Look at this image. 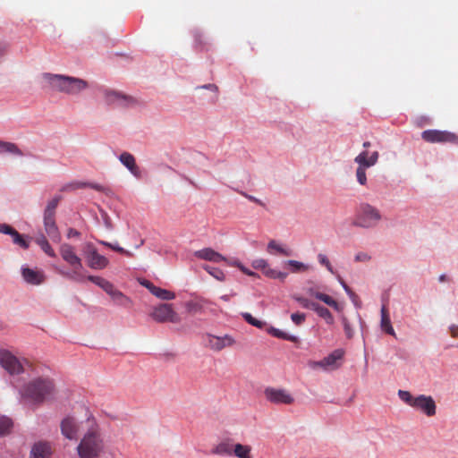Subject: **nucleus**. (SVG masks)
Returning a JSON list of instances; mask_svg holds the SVG:
<instances>
[{
  "label": "nucleus",
  "mask_w": 458,
  "mask_h": 458,
  "mask_svg": "<svg viewBox=\"0 0 458 458\" xmlns=\"http://www.w3.org/2000/svg\"><path fill=\"white\" fill-rule=\"evenodd\" d=\"M106 447L100 426L94 418H88L87 429L77 446L79 458H99L105 453Z\"/></svg>",
  "instance_id": "nucleus-1"
},
{
  "label": "nucleus",
  "mask_w": 458,
  "mask_h": 458,
  "mask_svg": "<svg viewBox=\"0 0 458 458\" xmlns=\"http://www.w3.org/2000/svg\"><path fill=\"white\" fill-rule=\"evenodd\" d=\"M43 78L52 89L69 95H77L88 88L86 81L76 77L44 73Z\"/></svg>",
  "instance_id": "nucleus-2"
},
{
  "label": "nucleus",
  "mask_w": 458,
  "mask_h": 458,
  "mask_svg": "<svg viewBox=\"0 0 458 458\" xmlns=\"http://www.w3.org/2000/svg\"><path fill=\"white\" fill-rule=\"evenodd\" d=\"M55 392L53 382L48 378H37L26 385L21 396L34 403H41L49 400Z\"/></svg>",
  "instance_id": "nucleus-3"
},
{
  "label": "nucleus",
  "mask_w": 458,
  "mask_h": 458,
  "mask_svg": "<svg viewBox=\"0 0 458 458\" xmlns=\"http://www.w3.org/2000/svg\"><path fill=\"white\" fill-rule=\"evenodd\" d=\"M382 219L380 211L374 206L363 202L357 208L353 225L361 228L376 227Z\"/></svg>",
  "instance_id": "nucleus-4"
},
{
  "label": "nucleus",
  "mask_w": 458,
  "mask_h": 458,
  "mask_svg": "<svg viewBox=\"0 0 458 458\" xmlns=\"http://www.w3.org/2000/svg\"><path fill=\"white\" fill-rule=\"evenodd\" d=\"M59 251L63 259L72 268V272H63L62 274L70 279L81 281L82 276L79 274V270L82 268V263L81 258L76 254L74 247L64 243L60 246Z\"/></svg>",
  "instance_id": "nucleus-5"
},
{
  "label": "nucleus",
  "mask_w": 458,
  "mask_h": 458,
  "mask_svg": "<svg viewBox=\"0 0 458 458\" xmlns=\"http://www.w3.org/2000/svg\"><path fill=\"white\" fill-rule=\"evenodd\" d=\"M150 317L158 323H179L181 318L174 310L172 304L162 303L153 308Z\"/></svg>",
  "instance_id": "nucleus-6"
},
{
  "label": "nucleus",
  "mask_w": 458,
  "mask_h": 458,
  "mask_svg": "<svg viewBox=\"0 0 458 458\" xmlns=\"http://www.w3.org/2000/svg\"><path fill=\"white\" fill-rule=\"evenodd\" d=\"M421 138L429 143H458V136L447 131L426 130L422 131Z\"/></svg>",
  "instance_id": "nucleus-7"
},
{
  "label": "nucleus",
  "mask_w": 458,
  "mask_h": 458,
  "mask_svg": "<svg viewBox=\"0 0 458 458\" xmlns=\"http://www.w3.org/2000/svg\"><path fill=\"white\" fill-rule=\"evenodd\" d=\"M205 345L214 352H220L226 347H231L235 344V340L230 335L217 336L207 334L204 336Z\"/></svg>",
  "instance_id": "nucleus-8"
},
{
  "label": "nucleus",
  "mask_w": 458,
  "mask_h": 458,
  "mask_svg": "<svg viewBox=\"0 0 458 458\" xmlns=\"http://www.w3.org/2000/svg\"><path fill=\"white\" fill-rule=\"evenodd\" d=\"M0 365L12 375L23 372V367L18 358L4 349L0 350Z\"/></svg>",
  "instance_id": "nucleus-9"
},
{
  "label": "nucleus",
  "mask_w": 458,
  "mask_h": 458,
  "mask_svg": "<svg viewBox=\"0 0 458 458\" xmlns=\"http://www.w3.org/2000/svg\"><path fill=\"white\" fill-rule=\"evenodd\" d=\"M266 399L275 404H292L294 398L285 389L267 387L264 391Z\"/></svg>",
  "instance_id": "nucleus-10"
},
{
  "label": "nucleus",
  "mask_w": 458,
  "mask_h": 458,
  "mask_svg": "<svg viewBox=\"0 0 458 458\" xmlns=\"http://www.w3.org/2000/svg\"><path fill=\"white\" fill-rule=\"evenodd\" d=\"M54 454V445L47 440L34 442L29 453V458H51Z\"/></svg>",
  "instance_id": "nucleus-11"
},
{
  "label": "nucleus",
  "mask_w": 458,
  "mask_h": 458,
  "mask_svg": "<svg viewBox=\"0 0 458 458\" xmlns=\"http://www.w3.org/2000/svg\"><path fill=\"white\" fill-rule=\"evenodd\" d=\"M86 259L88 266L92 269L101 270L109 265L108 259L99 254L98 250L91 245H88Z\"/></svg>",
  "instance_id": "nucleus-12"
},
{
  "label": "nucleus",
  "mask_w": 458,
  "mask_h": 458,
  "mask_svg": "<svg viewBox=\"0 0 458 458\" xmlns=\"http://www.w3.org/2000/svg\"><path fill=\"white\" fill-rule=\"evenodd\" d=\"M413 403L414 405L412 408L422 411L428 417L436 414V403L429 395L420 394L416 397V401Z\"/></svg>",
  "instance_id": "nucleus-13"
},
{
  "label": "nucleus",
  "mask_w": 458,
  "mask_h": 458,
  "mask_svg": "<svg viewBox=\"0 0 458 458\" xmlns=\"http://www.w3.org/2000/svg\"><path fill=\"white\" fill-rule=\"evenodd\" d=\"M62 435L70 440H76L80 430V425L73 417L64 418L60 424Z\"/></svg>",
  "instance_id": "nucleus-14"
},
{
  "label": "nucleus",
  "mask_w": 458,
  "mask_h": 458,
  "mask_svg": "<svg viewBox=\"0 0 458 458\" xmlns=\"http://www.w3.org/2000/svg\"><path fill=\"white\" fill-rule=\"evenodd\" d=\"M344 351L341 349L335 350L331 354L323 360L315 362L316 367H320L324 369H336L341 366V360L344 356Z\"/></svg>",
  "instance_id": "nucleus-15"
},
{
  "label": "nucleus",
  "mask_w": 458,
  "mask_h": 458,
  "mask_svg": "<svg viewBox=\"0 0 458 458\" xmlns=\"http://www.w3.org/2000/svg\"><path fill=\"white\" fill-rule=\"evenodd\" d=\"M55 215L44 213V228L46 233L54 242H59L61 235L55 223Z\"/></svg>",
  "instance_id": "nucleus-16"
},
{
  "label": "nucleus",
  "mask_w": 458,
  "mask_h": 458,
  "mask_svg": "<svg viewBox=\"0 0 458 458\" xmlns=\"http://www.w3.org/2000/svg\"><path fill=\"white\" fill-rule=\"evenodd\" d=\"M21 275L27 284L38 285L44 283L46 276L43 271L27 267H21Z\"/></svg>",
  "instance_id": "nucleus-17"
},
{
  "label": "nucleus",
  "mask_w": 458,
  "mask_h": 458,
  "mask_svg": "<svg viewBox=\"0 0 458 458\" xmlns=\"http://www.w3.org/2000/svg\"><path fill=\"white\" fill-rule=\"evenodd\" d=\"M194 256L199 259L219 263L225 261L229 265V260L219 252L211 248H204L194 252Z\"/></svg>",
  "instance_id": "nucleus-18"
},
{
  "label": "nucleus",
  "mask_w": 458,
  "mask_h": 458,
  "mask_svg": "<svg viewBox=\"0 0 458 458\" xmlns=\"http://www.w3.org/2000/svg\"><path fill=\"white\" fill-rule=\"evenodd\" d=\"M119 160L135 177H140V170L136 164L133 155L129 152H123L119 156Z\"/></svg>",
  "instance_id": "nucleus-19"
},
{
  "label": "nucleus",
  "mask_w": 458,
  "mask_h": 458,
  "mask_svg": "<svg viewBox=\"0 0 458 458\" xmlns=\"http://www.w3.org/2000/svg\"><path fill=\"white\" fill-rule=\"evenodd\" d=\"M234 444L235 443L230 438L224 439L213 447L211 454L222 456H232Z\"/></svg>",
  "instance_id": "nucleus-20"
},
{
  "label": "nucleus",
  "mask_w": 458,
  "mask_h": 458,
  "mask_svg": "<svg viewBox=\"0 0 458 458\" xmlns=\"http://www.w3.org/2000/svg\"><path fill=\"white\" fill-rule=\"evenodd\" d=\"M378 157L377 151L373 152L369 157L368 151H362L354 158V162L357 163L359 166L368 168L377 162Z\"/></svg>",
  "instance_id": "nucleus-21"
},
{
  "label": "nucleus",
  "mask_w": 458,
  "mask_h": 458,
  "mask_svg": "<svg viewBox=\"0 0 458 458\" xmlns=\"http://www.w3.org/2000/svg\"><path fill=\"white\" fill-rule=\"evenodd\" d=\"M381 329L386 334L396 337L395 332L392 327L389 313L386 305H383L381 308V320H380Z\"/></svg>",
  "instance_id": "nucleus-22"
},
{
  "label": "nucleus",
  "mask_w": 458,
  "mask_h": 458,
  "mask_svg": "<svg viewBox=\"0 0 458 458\" xmlns=\"http://www.w3.org/2000/svg\"><path fill=\"white\" fill-rule=\"evenodd\" d=\"M267 250L271 255H282L289 257L292 255L291 250L279 244L276 241L271 240L267 243Z\"/></svg>",
  "instance_id": "nucleus-23"
},
{
  "label": "nucleus",
  "mask_w": 458,
  "mask_h": 458,
  "mask_svg": "<svg viewBox=\"0 0 458 458\" xmlns=\"http://www.w3.org/2000/svg\"><path fill=\"white\" fill-rule=\"evenodd\" d=\"M233 455L237 458H253L251 455V446L235 443Z\"/></svg>",
  "instance_id": "nucleus-24"
},
{
  "label": "nucleus",
  "mask_w": 458,
  "mask_h": 458,
  "mask_svg": "<svg viewBox=\"0 0 458 458\" xmlns=\"http://www.w3.org/2000/svg\"><path fill=\"white\" fill-rule=\"evenodd\" d=\"M9 153L15 156H23V152L15 143L0 140V154Z\"/></svg>",
  "instance_id": "nucleus-25"
},
{
  "label": "nucleus",
  "mask_w": 458,
  "mask_h": 458,
  "mask_svg": "<svg viewBox=\"0 0 458 458\" xmlns=\"http://www.w3.org/2000/svg\"><path fill=\"white\" fill-rule=\"evenodd\" d=\"M13 240V242L23 250H28L30 248V241L27 240L23 235H21L17 230L13 227L12 228V232L8 233Z\"/></svg>",
  "instance_id": "nucleus-26"
},
{
  "label": "nucleus",
  "mask_w": 458,
  "mask_h": 458,
  "mask_svg": "<svg viewBox=\"0 0 458 458\" xmlns=\"http://www.w3.org/2000/svg\"><path fill=\"white\" fill-rule=\"evenodd\" d=\"M87 279L101 287L107 294H109L114 287L112 283L100 276H89Z\"/></svg>",
  "instance_id": "nucleus-27"
},
{
  "label": "nucleus",
  "mask_w": 458,
  "mask_h": 458,
  "mask_svg": "<svg viewBox=\"0 0 458 458\" xmlns=\"http://www.w3.org/2000/svg\"><path fill=\"white\" fill-rule=\"evenodd\" d=\"M105 99L107 104H114L120 103L123 100L127 99L125 95H123L117 91L114 90H106L105 91Z\"/></svg>",
  "instance_id": "nucleus-28"
},
{
  "label": "nucleus",
  "mask_w": 458,
  "mask_h": 458,
  "mask_svg": "<svg viewBox=\"0 0 458 458\" xmlns=\"http://www.w3.org/2000/svg\"><path fill=\"white\" fill-rule=\"evenodd\" d=\"M312 310L316 311L319 317L324 318L327 324L331 325L334 323V317L328 309L317 304L312 305Z\"/></svg>",
  "instance_id": "nucleus-29"
},
{
  "label": "nucleus",
  "mask_w": 458,
  "mask_h": 458,
  "mask_svg": "<svg viewBox=\"0 0 458 458\" xmlns=\"http://www.w3.org/2000/svg\"><path fill=\"white\" fill-rule=\"evenodd\" d=\"M268 333L272 335L274 337L287 340L293 343H296L298 341V338L294 335H291L278 328L276 327H270L268 329Z\"/></svg>",
  "instance_id": "nucleus-30"
},
{
  "label": "nucleus",
  "mask_w": 458,
  "mask_h": 458,
  "mask_svg": "<svg viewBox=\"0 0 458 458\" xmlns=\"http://www.w3.org/2000/svg\"><path fill=\"white\" fill-rule=\"evenodd\" d=\"M157 298L164 301H171L175 298V293L174 292L157 287L154 288V293H152Z\"/></svg>",
  "instance_id": "nucleus-31"
},
{
  "label": "nucleus",
  "mask_w": 458,
  "mask_h": 458,
  "mask_svg": "<svg viewBox=\"0 0 458 458\" xmlns=\"http://www.w3.org/2000/svg\"><path fill=\"white\" fill-rule=\"evenodd\" d=\"M263 274L269 278L279 279L281 281H284L287 276V273L271 268L269 265L264 270Z\"/></svg>",
  "instance_id": "nucleus-32"
},
{
  "label": "nucleus",
  "mask_w": 458,
  "mask_h": 458,
  "mask_svg": "<svg viewBox=\"0 0 458 458\" xmlns=\"http://www.w3.org/2000/svg\"><path fill=\"white\" fill-rule=\"evenodd\" d=\"M109 295L113 299L114 301L120 305H127L130 302V300L120 291L116 290L114 287L113 291L110 292Z\"/></svg>",
  "instance_id": "nucleus-33"
},
{
  "label": "nucleus",
  "mask_w": 458,
  "mask_h": 458,
  "mask_svg": "<svg viewBox=\"0 0 458 458\" xmlns=\"http://www.w3.org/2000/svg\"><path fill=\"white\" fill-rule=\"evenodd\" d=\"M202 267L204 270H206L210 276H212L216 280L221 281V282L225 281V276L221 269L213 267L208 265H204Z\"/></svg>",
  "instance_id": "nucleus-34"
},
{
  "label": "nucleus",
  "mask_w": 458,
  "mask_h": 458,
  "mask_svg": "<svg viewBox=\"0 0 458 458\" xmlns=\"http://www.w3.org/2000/svg\"><path fill=\"white\" fill-rule=\"evenodd\" d=\"M285 265L288 266L291 268L292 272H293V273L306 271L309 269L308 265H306L302 262L297 261V260H293V259L287 260L285 262Z\"/></svg>",
  "instance_id": "nucleus-35"
},
{
  "label": "nucleus",
  "mask_w": 458,
  "mask_h": 458,
  "mask_svg": "<svg viewBox=\"0 0 458 458\" xmlns=\"http://www.w3.org/2000/svg\"><path fill=\"white\" fill-rule=\"evenodd\" d=\"M13 428V421L7 417H0V436L7 435Z\"/></svg>",
  "instance_id": "nucleus-36"
},
{
  "label": "nucleus",
  "mask_w": 458,
  "mask_h": 458,
  "mask_svg": "<svg viewBox=\"0 0 458 458\" xmlns=\"http://www.w3.org/2000/svg\"><path fill=\"white\" fill-rule=\"evenodd\" d=\"M98 243H100L101 245L106 246L114 251H117L123 255H125L127 257L133 256V254L131 251L124 250L123 247H120L118 244H114V243H111V242H108L106 241H98Z\"/></svg>",
  "instance_id": "nucleus-37"
},
{
  "label": "nucleus",
  "mask_w": 458,
  "mask_h": 458,
  "mask_svg": "<svg viewBox=\"0 0 458 458\" xmlns=\"http://www.w3.org/2000/svg\"><path fill=\"white\" fill-rule=\"evenodd\" d=\"M317 299L325 302L328 306L332 307L335 310H339L340 307L336 301H335L331 296L326 294V293H320L317 295Z\"/></svg>",
  "instance_id": "nucleus-38"
},
{
  "label": "nucleus",
  "mask_w": 458,
  "mask_h": 458,
  "mask_svg": "<svg viewBox=\"0 0 458 458\" xmlns=\"http://www.w3.org/2000/svg\"><path fill=\"white\" fill-rule=\"evenodd\" d=\"M62 197L61 196H55L50 201H48L44 213L55 215V208H57Z\"/></svg>",
  "instance_id": "nucleus-39"
},
{
  "label": "nucleus",
  "mask_w": 458,
  "mask_h": 458,
  "mask_svg": "<svg viewBox=\"0 0 458 458\" xmlns=\"http://www.w3.org/2000/svg\"><path fill=\"white\" fill-rule=\"evenodd\" d=\"M398 396L400 399L407 403L408 405L413 407L414 402L416 401V397L412 396L411 394L405 390H399L398 391Z\"/></svg>",
  "instance_id": "nucleus-40"
},
{
  "label": "nucleus",
  "mask_w": 458,
  "mask_h": 458,
  "mask_svg": "<svg viewBox=\"0 0 458 458\" xmlns=\"http://www.w3.org/2000/svg\"><path fill=\"white\" fill-rule=\"evenodd\" d=\"M242 317H243V318L245 319L246 322H248L250 325H251L253 327H256L258 328H262L264 327V325H265L264 322L255 318L250 313H247V312L242 313Z\"/></svg>",
  "instance_id": "nucleus-41"
},
{
  "label": "nucleus",
  "mask_w": 458,
  "mask_h": 458,
  "mask_svg": "<svg viewBox=\"0 0 458 458\" xmlns=\"http://www.w3.org/2000/svg\"><path fill=\"white\" fill-rule=\"evenodd\" d=\"M356 178L358 182L360 185H366L367 183V176H366V167L358 166L356 170Z\"/></svg>",
  "instance_id": "nucleus-42"
},
{
  "label": "nucleus",
  "mask_w": 458,
  "mask_h": 458,
  "mask_svg": "<svg viewBox=\"0 0 458 458\" xmlns=\"http://www.w3.org/2000/svg\"><path fill=\"white\" fill-rule=\"evenodd\" d=\"M318 260L320 265L324 266L331 274H335L334 268L325 254L319 253L318 255Z\"/></svg>",
  "instance_id": "nucleus-43"
},
{
  "label": "nucleus",
  "mask_w": 458,
  "mask_h": 458,
  "mask_svg": "<svg viewBox=\"0 0 458 458\" xmlns=\"http://www.w3.org/2000/svg\"><path fill=\"white\" fill-rule=\"evenodd\" d=\"M291 319L295 325L301 326L304 323L306 316L304 313L296 312L291 315Z\"/></svg>",
  "instance_id": "nucleus-44"
},
{
  "label": "nucleus",
  "mask_w": 458,
  "mask_h": 458,
  "mask_svg": "<svg viewBox=\"0 0 458 458\" xmlns=\"http://www.w3.org/2000/svg\"><path fill=\"white\" fill-rule=\"evenodd\" d=\"M294 299L303 307L306 309H311L312 305H317L318 303L310 301L308 299L301 297V296H295Z\"/></svg>",
  "instance_id": "nucleus-45"
},
{
  "label": "nucleus",
  "mask_w": 458,
  "mask_h": 458,
  "mask_svg": "<svg viewBox=\"0 0 458 458\" xmlns=\"http://www.w3.org/2000/svg\"><path fill=\"white\" fill-rule=\"evenodd\" d=\"M267 266H268V263L264 259H259L252 262V267L255 269L261 270L262 272H264V270L267 268Z\"/></svg>",
  "instance_id": "nucleus-46"
},
{
  "label": "nucleus",
  "mask_w": 458,
  "mask_h": 458,
  "mask_svg": "<svg viewBox=\"0 0 458 458\" xmlns=\"http://www.w3.org/2000/svg\"><path fill=\"white\" fill-rule=\"evenodd\" d=\"M342 323H343L344 330V333H345L347 338H352L353 335V330H352L348 319L346 318H343Z\"/></svg>",
  "instance_id": "nucleus-47"
},
{
  "label": "nucleus",
  "mask_w": 458,
  "mask_h": 458,
  "mask_svg": "<svg viewBox=\"0 0 458 458\" xmlns=\"http://www.w3.org/2000/svg\"><path fill=\"white\" fill-rule=\"evenodd\" d=\"M229 265L239 267L241 269V271H242L244 274H246L248 276H256V273H254V272L249 270L248 268L244 267L239 261L230 262Z\"/></svg>",
  "instance_id": "nucleus-48"
},
{
  "label": "nucleus",
  "mask_w": 458,
  "mask_h": 458,
  "mask_svg": "<svg viewBox=\"0 0 458 458\" xmlns=\"http://www.w3.org/2000/svg\"><path fill=\"white\" fill-rule=\"evenodd\" d=\"M39 247L49 257H55V253L54 250L52 249V247L50 246L48 242L40 245Z\"/></svg>",
  "instance_id": "nucleus-49"
},
{
  "label": "nucleus",
  "mask_w": 458,
  "mask_h": 458,
  "mask_svg": "<svg viewBox=\"0 0 458 458\" xmlns=\"http://www.w3.org/2000/svg\"><path fill=\"white\" fill-rule=\"evenodd\" d=\"M354 259L357 262H366L370 259V256L366 252H359L355 255Z\"/></svg>",
  "instance_id": "nucleus-50"
},
{
  "label": "nucleus",
  "mask_w": 458,
  "mask_h": 458,
  "mask_svg": "<svg viewBox=\"0 0 458 458\" xmlns=\"http://www.w3.org/2000/svg\"><path fill=\"white\" fill-rule=\"evenodd\" d=\"M338 281L339 283L341 284V285L343 286V288L344 289V291L346 292V293L351 297V298H354L356 295L355 293L352 291V289L346 284V283L343 280V278L341 277H338Z\"/></svg>",
  "instance_id": "nucleus-51"
},
{
  "label": "nucleus",
  "mask_w": 458,
  "mask_h": 458,
  "mask_svg": "<svg viewBox=\"0 0 458 458\" xmlns=\"http://www.w3.org/2000/svg\"><path fill=\"white\" fill-rule=\"evenodd\" d=\"M47 237L42 233H39L36 237H35V242L40 246L46 242H47Z\"/></svg>",
  "instance_id": "nucleus-52"
},
{
  "label": "nucleus",
  "mask_w": 458,
  "mask_h": 458,
  "mask_svg": "<svg viewBox=\"0 0 458 458\" xmlns=\"http://www.w3.org/2000/svg\"><path fill=\"white\" fill-rule=\"evenodd\" d=\"M140 284L146 287L151 293H154V288H157L156 285H154L151 282L146 279L142 280L140 282Z\"/></svg>",
  "instance_id": "nucleus-53"
},
{
  "label": "nucleus",
  "mask_w": 458,
  "mask_h": 458,
  "mask_svg": "<svg viewBox=\"0 0 458 458\" xmlns=\"http://www.w3.org/2000/svg\"><path fill=\"white\" fill-rule=\"evenodd\" d=\"M242 194L245 198H247L249 200H250V201H252V202H254V203H256V204H258L259 206H264V203L260 199H257L256 197L249 195L247 193H243V192Z\"/></svg>",
  "instance_id": "nucleus-54"
},
{
  "label": "nucleus",
  "mask_w": 458,
  "mask_h": 458,
  "mask_svg": "<svg viewBox=\"0 0 458 458\" xmlns=\"http://www.w3.org/2000/svg\"><path fill=\"white\" fill-rule=\"evenodd\" d=\"M12 226L7 224H0V233L8 234L10 232H12Z\"/></svg>",
  "instance_id": "nucleus-55"
},
{
  "label": "nucleus",
  "mask_w": 458,
  "mask_h": 458,
  "mask_svg": "<svg viewBox=\"0 0 458 458\" xmlns=\"http://www.w3.org/2000/svg\"><path fill=\"white\" fill-rule=\"evenodd\" d=\"M78 236H80V233L76 229H73V228L69 229L68 233H67L68 238L78 237Z\"/></svg>",
  "instance_id": "nucleus-56"
},
{
  "label": "nucleus",
  "mask_w": 458,
  "mask_h": 458,
  "mask_svg": "<svg viewBox=\"0 0 458 458\" xmlns=\"http://www.w3.org/2000/svg\"><path fill=\"white\" fill-rule=\"evenodd\" d=\"M450 333L453 337H458V326L452 325L450 327Z\"/></svg>",
  "instance_id": "nucleus-57"
},
{
  "label": "nucleus",
  "mask_w": 458,
  "mask_h": 458,
  "mask_svg": "<svg viewBox=\"0 0 458 458\" xmlns=\"http://www.w3.org/2000/svg\"><path fill=\"white\" fill-rule=\"evenodd\" d=\"M307 293L312 297H315L317 299V295L320 294L321 293L316 291L314 288H308Z\"/></svg>",
  "instance_id": "nucleus-58"
},
{
  "label": "nucleus",
  "mask_w": 458,
  "mask_h": 458,
  "mask_svg": "<svg viewBox=\"0 0 458 458\" xmlns=\"http://www.w3.org/2000/svg\"><path fill=\"white\" fill-rule=\"evenodd\" d=\"M201 88H203V89H211V90L217 91V87H216L215 84H208V85H204V86H202Z\"/></svg>",
  "instance_id": "nucleus-59"
},
{
  "label": "nucleus",
  "mask_w": 458,
  "mask_h": 458,
  "mask_svg": "<svg viewBox=\"0 0 458 458\" xmlns=\"http://www.w3.org/2000/svg\"><path fill=\"white\" fill-rule=\"evenodd\" d=\"M195 39H196V41H197L199 44H204V43H205V40H204V38H203L202 35H200V34H197V35L195 36Z\"/></svg>",
  "instance_id": "nucleus-60"
},
{
  "label": "nucleus",
  "mask_w": 458,
  "mask_h": 458,
  "mask_svg": "<svg viewBox=\"0 0 458 458\" xmlns=\"http://www.w3.org/2000/svg\"><path fill=\"white\" fill-rule=\"evenodd\" d=\"M91 187L97 191H102V187L98 184L91 185Z\"/></svg>",
  "instance_id": "nucleus-61"
},
{
  "label": "nucleus",
  "mask_w": 458,
  "mask_h": 458,
  "mask_svg": "<svg viewBox=\"0 0 458 458\" xmlns=\"http://www.w3.org/2000/svg\"><path fill=\"white\" fill-rule=\"evenodd\" d=\"M369 146H370V142H369V141H365V142L363 143V147H364V148H369Z\"/></svg>",
  "instance_id": "nucleus-62"
},
{
  "label": "nucleus",
  "mask_w": 458,
  "mask_h": 458,
  "mask_svg": "<svg viewBox=\"0 0 458 458\" xmlns=\"http://www.w3.org/2000/svg\"><path fill=\"white\" fill-rule=\"evenodd\" d=\"M445 280V275L440 276L439 281L444 282Z\"/></svg>",
  "instance_id": "nucleus-63"
}]
</instances>
